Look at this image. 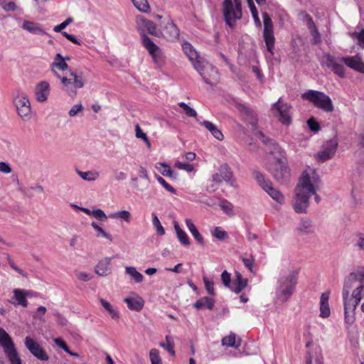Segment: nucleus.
I'll return each mask as SVG.
<instances>
[{"label":"nucleus","instance_id":"obj_6","mask_svg":"<svg viewBox=\"0 0 364 364\" xmlns=\"http://www.w3.org/2000/svg\"><path fill=\"white\" fill-rule=\"evenodd\" d=\"M364 282V267H358L355 272L350 273L344 279L342 291L343 300H348L350 291L360 284Z\"/></svg>","mask_w":364,"mask_h":364},{"label":"nucleus","instance_id":"obj_25","mask_svg":"<svg viewBox=\"0 0 364 364\" xmlns=\"http://www.w3.org/2000/svg\"><path fill=\"white\" fill-rule=\"evenodd\" d=\"M247 285V280L244 279L241 274L238 272L235 273V279L232 283V287L231 290L239 294L241 292Z\"/></svg>","mask_w":364,"mask_h":364},{"label":"nucleus","instance_id":"obj_27","mask_svg":"<svg viewBox=\"0 0 364 364\" xmlns=\"http://www.w3.org/2000/svg\"><path fill=\"white\" fill-rule=\"evenodd\" d=\"M186 225L188 229V230L192 234L194 239L198 242V243L202 246L205 245V241L195 225L193 223L192 220L189 218H186Z\"/></svg>","mask_w":364,"mask_h":364},{"label":"nucleus","instance_id":"obj_19","mask_svg":"<svg viewBox=\"0 0 364 364\" xmlns=\"http://www.w3.org/2000/svg\"><path fill=\"white\" fill-rule=\"evenodd\" d=\"M112 257H105L99 261L95 267V272L101 277H107L111 273L110 262Z\"/></svg>","mask_w":364,"mask_h":364},{"label":"nucleus","instance_id":"obj_12","mask_svg":"<svg viewBox=\"0 0 364 364\" xmlns=\"http://www.w3.org/2000/svg\"><path fill=\"white\" fill-rule=\"evenodd\" d=\"M24 343L30 353L38 359L43 361H46L48 360L49 358L46 351L34 340L27 336L25 338Z\"/></svg>","mask_w":364,"mask_h":364},{"label":"nucleus","instance_id":"obj_35","mask_svg":"<svg viewBox=\"0 0 364 364\" xmlns=\"http://www.w3.org/2000/svg\"><path fill=\"white\" fill-rule=\"evenodd\" d=\"M218 171L222 176L221 178H223L225 182L232 185L230 181L232 178V172L230 166L227 164H224L220 166Z\"/></svg>","mask_w":364,"mask_h":364},{"label":"nucleus","instance_id":"obj_8","mask_svg":"<svg viewBox=\"0 0 364 364\" xmlns=\"http://www.w3.org/2000/svg\"><path fill=\"white\" fill-rule=\"evenodd\" d=\"M291 109L292 107L284 102L281 97L272 105V111L277 112L279 116L278 120L286 126L290 125L292 122Z\"/></svg>","mask_w":364,"mask_h":364},{"label":"nucleus","instance_id":"obj_40","mask_svg":"<svg viewBox=\"0 0 364 364\" xmlns=\"http://www.w3.org/2000/svg\"><path fill=\"white\" fill-rule=\"evenodd\" d=\"M158 165H159L162 168H159L157 165L156 167L159 170L160 173L163 176L176 178V173H174V171L171 170V167L166 163H159Z\"/></svg>","mask_w":364,"mask_h":364},{"label":"nucleus","instance_id":"obj_34","mask_svg":"<svg viewBox=\"0 0 364 364\" xmlns=\"http://www.w3.org/2000/svg\"><path fill=\"white\" fill-rule=\"evenodd\" d=\"M344 304V314H345V322L348 325H352L355 320V313H350V301L343 300Z\"/></svg>","mask_w":364,"mask_h":364},{"label":"nucleus","instance_id":"obj_51","mask_svg":"<svg viewBox=\"0 0 364 364\" xmlns=\"http://www.w3.org/2000/svg\"><path fill=\"white\" fill-rule=\"evenodd\" d=\"M236 336L235 333H231L229 336L224 337L222 339V345L228 347H236L237 348L240 344H235Z\"/></svg>","mask_w":364,"mask_h":364},{"label":"nucleus","instance_id":"obj_30","mask_svg":"<svg viewBox=\"0 0 364 364\" xmlns=\"http://www.w3.org/2000/svg\"><path fill=\"white\" fill-rule=\"evenodd\" d=\"M124 301L127 304V306L131 310L139 311L142 309L144 301L141 297L135 298H125Z\"/></svg>","mask_w":364,"mask_h":364},{"label":"nucleus","instance_id":"obj_36","mask_svg":"<svg viewBox=\"0 0 364 364\" xmlns=\"http://www.w3.org/2000/svg\"><path fill=\"white\" fill-rule=\"evenodd\" d=\"M100 302L103 308L109 313V316L114 320H118L119 318V312L115 310L109 302L104 299L100 298Z\"/></svg>","mask_w":364,"mask_h":364},{"label":"nucleus","instance_id":"obj_3","mask_svg":"<svg viewBox=\"0 0 364 364\" xmlns=\"http://www.w3.org/2000/svg\"><path fill=\"white\" fill-rule=\"evenodd\" d=\"M298 281V271H291L279 277L276 289L277 298L282 303L287 301L293 294Z\"/></svg>","mask_w":364,"mask_h":364},{"label":"nucleus","instance_id":"obj_9","mask_svg":"<svg viewBox=\"0 0 364 364\" xmlns=\"http://www.w3.org/2000/svg\"><path fill=\"white\" fill-rule=\"evenodd\" d=\"M16 111L23 121H28L31 117V103L25 94L18 95L14 100Z\"/></svg>","mask_w":364,"mask_h":364},{"label":"nucleus","instance_id":"obj_39","mask_svg":"<svg viewBox=\"0 0 364 364\" xmlns=\"http://www.w3.org/2000/svg\"><path fill=\"white\" fill-rule=\"evenodd\" d=\"M262 18L264 24L263 33H274L273 23L269 14L266 12L263 13Z\"/></svg>","mask_w":364,"mask_h":364},{"label":"nucleus","instance_id":"obj_28","mask_svg":"<svg viewBox=\"0 0 364 364\" xmlns=\"http://www.w3.org/2000/svg\"><path fill=\"white\" fill-rule=\"evenodd\" d=\"M143 46L147 49L153 58L156 57V53L159 50V48L153 42L151 38L144 34L142 36Z\"/></svg>","mask_w":364,"mask_h":364},{"label":"nucleus","instance_id":"obj_33","mask_svg":"<svg viewBox=\"0 0 364 364\" xmlns=\"http://www.w3.org/2000/svg\"><path fill=\"white\" fill-rule=\"evenodd\" d=\"M174 229L176 232V236L179 242L185 246H188L190 245L191 242L189 237L187 234L180 228L178 223L175 221L174 222Z\"/></svg>","mask_w":364,"mask_h":364},{"label":"nucleus","instance_id":"obj_56","mask_svg":"<svg viewBox=\"0 0 364 364\" xmlns=\"http://www.w3.org/2000/svg\"><path fill=\"white\" fill-rule=\"evenodd\" d=\"M178 106L183 109L184 112L188 117H196V111L185 102H179Z\"/></svg>","mask_w":364,"mask_h":364},{"label":"nucleus","instance_id":"obj_42","mask_svg":"<svg viewBox=\"0 0 364 364\" xmlns=\"http://www.w3.org/2000/svg\"><path fill=\"white\" fill-rule=\"evenodd\" d=\"M166 343H160L159 346L166 350L171 355H175L174 341L171 336H166Z\"/></svg>","mask_w":364,"mask_h":364},{"label":"nucleus","instance_id":"obj_31","mask_svg":"<svg viewBox=\"0 0 364 364\" xmlns=\"http://www.w3.org/2000/svg\"><path fill=\"white\" fill-rule=\"evenodd\" d=\"M200 124L205 127L218 140L222 141L223 139L224 136L222 132L211 122L205 120L200 122Z\"/></svg>","mask_w":364,"mask_h":364},{"label":"nucleus","instance_id":"obj_21","mask_svg":"<svg viewBox=\"0 0 364 364\" xmlns=\"http://www.w3.org/2000/svg\"><path fill=\"white\" fill-rule=\"evenodd\" d=\"M14 293V299H16V302H12L14 305H18L21 306L22 307H27L28 306V301L26 299V295H28L29 291L26 289H15L13 291Z\"/></svg>","mask_w":364,"mask_h":364},{"label":"nucleus","instance_id":"obj_59","mask_svg":"<svg viewBox=\"0 0 364 364\" xmlns=\"http://www.w3.org/2000/svg\"><path fill=\"white\" fill-rule=\"evenodd\" d=\"M0 5L5 11H14L17 9V6L14 1H7L6 0H2L0 2Z\"/></svg>","mask_w":364,"mask_h":364},{"label":"nucleus","instance_id":"obj_44","mask_svg":"<svg viewBox=\"0 0 364 364\" xmlns=\"http://www.w3.org/2000/svg\"><path fill=\"white\" fill-rule=\"evenodd\" d=\"M219 206L221 208V210L225 213L227 215L232 216L235 215V213L233 211V205L229 202L226 199H223L220 203Z\"/></svg>","mask_w":364,"mask_h":364},{"label":"nucleus","instance_id":"obj_14","mask_svg":"<svg viewBox=\"0 0 364 364\" xmlns=\"http://www.w3.org/2000/svg\"><path fill=\"white\" fill-rule=\"evenodd\" d=\"M238 111L242 114L243 119L252 126L253 129L257 128V119L255 112L249 107L240 104L237 106Z\"/></svg>","mask_w":364,"mask_h":364},{"label":"nucleus","instance_id":"obj_13","mask_svg":"<svg viewBox=\"0 0 364 364\" xmlns=\"http://www.w3.org/2000/svg\"><path fill=\"white\" fill-rule=\"evenodd\" d=\"M323 58L326 60L321 65H326L327 68H331V70L340 77H345V68L343 65L336 62L335 57L329 53H326L323 55Z\"/></svg>","mask_w":364,"mask_h":364},{"label":"nucleus","instance_id":"obj_50","mask_svg":"<svg viewBox=\"0 0 364 364\" xmlns=\"http://www.w3.org/2000/svg\"><path fill=\"white\" fill-rule=\"evenodd\" d=\"M63 85L64 87L65 88V91L68 92L69 95L71 97H74L76 95L77 92L76 90H73L72 89H69L70 85L73 83V79L68 78L67 77H61L59 78Z\"/></svg>","mask_w":364,"mask_h":364},{"label":"nucleus","instance_id":"obj_62","mask_svg":"<svg viewBox=\"0 0 364 364\" xmlns=\"http://www.w3.org/2000/svg\"><path fill=\"white\" fill-rule=\"evenodd\" d=\"M203 282L207 292L212 296H215L214 282L208 277H203Z\"/></svg>","mask_w":364,"mask_h":364},{"label":"nucleus","instance_id":"obj_52","mask_svg":"<svg viewBox=\"0 0 364 364\" xmlns=\"http://www.w3.org/2000/svg\"><path fill=\"white\" fill-rule=\"evenodd\" d=\"M13 342L9 335L6 331L0 327V345L4 348L9 345V343Z\"/></svg>","mask_w":364,"mask_h":364},{"label":"nucleus","instance_id":"obj_10","mask_svg":"<svg viewBox=\"0 0 364 364\" xmlns=\"http://www.w3.org/2000/svg\"><path fill=\"white\" fill-rule=\"evenodd\" d=\"M338 146V140L335 137L326 141L322 146L321 149L316 154L317 161L323 163L332 159Z\"/></svg>","mask_w":364,"mask_h":364},{"label":"nucleus","instance_id":"obj_53","mask_svg":"<svg viewBox=\"0 0 364 364\" xmlns=\"http://www.w3.org/2000/svg\"><path fill=\"white\" fill-rule=\"evenodd\" d=\"M91 226L97 232V237H105L109 241H112V237L109 233L106 232L96 222H92Z\"/></svg>","mask_w":364,"mask_h":364},{"label":"nucleus","instance_id":"obj_57","mask_svg":"<svg viewBox=\"0 0 364 364\" xmlns=\"http://www.w3.org/2000/svg\"><path fill=\"white\" fill-rule=\"evenodd\" d=\"M143 26L146 29V31L151 35L156 36V27L155 23L149 20L144 19L143 20Z\"/></svg>","mask_w":364,"mask_h":364},{"label":"nucleus","instance_id":"obj_63","mask_svg":"<svg viewBox=\"0 0 364 364\" xmlns=\"http://www.w3.org/2000/svg\"><path fill=\"white\" fill-rule=\"evenodd\" d=\"M307 124L309 129L315 133L318 132L321 129V126L314 117H311L307 120Z\"/></svg>","mask_w":364,"mask_h":364},{"label":"nucleus","instance_id":"obj_55","mask_svg":"<svg viewBox=\"0 0 364 364\" xmlns=\"http://www.w3.org/2000/svg\"><path fill=\"white\" fill-rule=\"evenodd\" d=\"M109 218H121L127 222H129L131 214L128 210H121L109 215Z\"/></svg>","mask_w":364,"mask_h":364},{"label":"nucleus","instance_id":"obj_26","mask_svg":"<svg viewBox=\"0 0 364 364\" xmlns=\"http://www.w3.org/2000/svg\"><path fill=\"white\" fill-rule=\"evenodd\" d=\"M297 230L303 235H309L314 232V226L311 220L302 218L299 223Z\"/></svg>","mask_w":364,"mask_h":364},{"label":"nucleus","instance_id":"obj_43","mask_svg":"<svg viewBox=\"0 0 364 364\" xmlns=\"http://www.w3.org/2000/svg\"><path fill=\"white\" fill-rule=\"evenodd\" d=\"M77 174L85 181H95L99 177V173L96 171H81L77 170Z\"/></svg>","mask_w":364,"mask_h":364},{"label":"nucleus","instance_id":"obj_16","mask_svg":"<svg viewBox=\"0 0 364 364\" xmlns=\"http://www.w3.org/2000/svg\"><path fill=\"white\" fill-rule=\"evenodd\" d=\"M50 90V85L47 81L39 82L35 87L36 100L39 102L46 101Z\"/></svg>","mask_w":364,"mask_h":364},{"label":"nucleus","instance_id":"obj_61","mask_svg":"<svg viewBox=\"0 0 364 364\" xmlns=\"http://www.w3.org/2000/svg\"><path fill=\"white\" fill-rule=\"evenodd\" d=\"M241 259L245 266L251 272H253V267L255 264V259L252 255H249L247 257L244 256L241 257Z\"/></svg>","mask_w":364,"mask_h":364},{"label":"nucleus","instance_id":"obj_2","mask_svg":"<svg viewBox=\"0 0 364 364\" xmlns=\"http://www.w3.org/2000/svg\"><path fill=\"white\" fill-rule=\"evenodd\" d=\"M182 47L185 54L204 82L211 86L215 85L220 78L217 69L201 58L191 43L186 42Z\"/></svg>","mask_w":364,"mask_h":364},{"label":"nucleus","instance_id":"obj_1","mask_svg":"<svg viewBox=\"0 0 364 364\" xmlns=\"http://www.w3.org/2000/svg\"><path fill=\"white\" fill-rule=\"evenodd\" d=\"M314 196L316 203L321 201V197L316 193V190L312 184L309 173L305 171L302 173L299 183L294 190V197L292 207L296 213H306L309 206V198Z\"/></svg>","mask_w":364,"mask_h":364},{"label":"nucleus","instance_id":"obj_15","mask_svg":"<svg viewBox=\"0 0 364 364\" xmlns=\"http://www.w3.org/2000/svg\"><path fill=\"white\" fill-rule=\"evenodd\" d=\"M339 60L348 68L358 73H364V63L359 55L341 57Z\"/></svg>","mask_w":364,"mask_h":364},{"label":"nucleus","instance_id":"obj_22","mask_svg":"<svg viewBox=\"0 0 364 364\" xmlns=\"http://www.w3.org/2000/svg\"><path fill=\"white\" fill-rule=\"evenodd\" d=\"M11 364H22L16 349L15 348L14 342L9 343V345L4 348Z\"/></svg>","mask_w":364,"mask_h":364},{"label":"nucleus","instance_id":"obj_4","mask_svg":"<svg viewBox=\"0 0 364 364\" xmlns=\"http://www.w3.org/2000/svg\"><path fill=\"white\" fill-rule=\"evenodd\" d=\"M301 99L309 101L316 107L327 113L332 112L334 109L331 97L321 91L308 90L301 94Z\"/></svg>","mask_w":364,"mask_h":364},{"label":"nucleus","instance_id":"obj_24","mask_svg":"<svg viewBox=\"0 0 364 364\" xmlns=\"http://www.w3.org/2000/svg\"><path fill=\"white\" fill-rule=\"evenodd\" d=\"M164 33L166 38H167L169 41H173L178 38L179 30L176 24L172 21H171L166 25L164 29Z\"/></svg>","mask_w":364,"mask_h":364},{"label":"nucleus","instance_id":"obj_11","mask_svg":"<svg viewBox=\"0 0 364 364\" xmlns=\"http://www.w3.org/2000/svg\"><path fill=\"white\" fill-rule=\"evenodd\" d=\"M270 172L274 178L279 183H285L289 179V168L282 159H277L274 166L270 169Z\"/></svg>","mask_w":364,"mask_h":364},{"label":"nucleus","instance_id":"obj_7","mask_svg":"<svg viewBox=\"0 0 364 364\" xmlns=\"http://www.w3.org/2000/svg\"><path fill=\"white\" fill-rule=\"evenodd\" d=\"M254 178L259 186L268 193V195L275 201L282 204L284 203V198L283 194L279 190L274 188L272 183L269 179H265L264 176L259 172H254Z\"/></svg>","mask_w":364,"mask_h":364},{"label":"nucleus","instance_id":"obj_37","mask_svg":"<svg viewBox=\"0 0 364 364\" xmlns=\"http://www.w3.org/2000/svg\"><path fill=\"white\" fill-rule=\"evenodd\" d=\"M69 73L70 76L72 77L74 87L75 89L82 88L85 85L82 73H80V74H77L71 70H69Z\"/></svg>","mask_w":364,"mask_h":364},{"label":"nucleus","instance_id":"obj_54","mask_svg":"<svg viewBox=\"0 0 364 364\" xmlns=\"http://www.w3.org/2000/svg\"><path fill=\"white\" fill-rule=\"evenodd\" d=\"M149 358L151 364H162L161 358L159 355V350L156 348L150 350Z\"/></svg>","mask_w":364,"mask_h":364},{"label":"nucleus","instance_id":"obj_20","mask_svg":"<svg viewBox=\"0 0 364 364\" xmlns=\"http://www.w3.org/2000/svg\"><path fill=\"white\" fill-rule=\"evenodd\" d=\"M330 297V291H326L321 294L320 297V316L321 318H328L331 314L328 300Z\"/></svg>","mask_w":364,"mask_h":364},{"label":"nucleus","instance_id":"obj_48","mask_svg":"<svg viewBox=\"0 0 364 364\" xmlns=\"http://www.w3.org/2000/svg\"><path fill=\"white\" fill-rule=\"evenodd\" d=\"M135 136L136 138L142 139L148 148L151 147V142L146 134L143 132L138 124L135 125Z\"/></svg>","mask_w":364,"mask_h":364},{"label":"nucleus","instance_id":"obj_58","mask_svg":"<svg viewBox=\"0 0 364 364\" xmlns=\"http://www.w3.org/2000/svg\"><path fill=\"white\" fill-rule=\"evenodd\" d=\"M213 235L219 240H223L228 237V234L220 227H216L213 232Z\"/></svg>","mask_w":364,"mask_h":364},{"label":"nucleus","instance_id":"obj_45","mask_svg":"<svg viewBox=\"0 0 364 364\" xmlns=\"http://www.w3.org/2000/svg\"><path fill=\"white\" fill-rule=\"evenodd\" d=\"M133 4L139 11L148 13L150 10L149 4L147 0H132Z\"/></svg>","mask_w":364,"mask_h":364},{"label":"nucleus","instance_id":"obj_60","mask_svg":"<svg viewBox=\"0 0 364 364\" xmlns=\"http://www.w3.org/2000/svg\"><path fill=\"white\" fill-rule=\"evenodd\" d=\"M157 181L168 192L176 194V190L169 185L161 176L156 175Z\"/></svg>","mask_w":364,"mask_h":364},{"label":"nucleus","instance_id":"obj_41","mask_svg":"<svg viewBox=\"0 0 364 364\" xmlns=\"http://www.w3.org/2000/svg\"><path fill=\"white\" fill-rule=\"evenodd\" d=\"M125 272L127 274L132 277L136 283H140L144 279V276L134 267H127L125 268Z\"/></svg>","mask_w":364,"mask_h":364},{"label":"nucleus","instance_id":"obj_32","mask_svg":"<svg viewBox=\"0 0 364 364\" xmlns=\"http://www.w3.org/2000/svg\"><path fill=\"white\" fill-rule=\"evenodd\" d=\"M364 297V282L358 284L352 292L351 298L354 299L353 309H356L362 299Z\"/></svg>","mask_w":364,"mask_h":364},{"label":"nucleus","instance_id":"obj_64","mask_svg":"<svg viewBox=\"0 0 364 364\" xmlns=\"http://www.w3.org/2000/svg\"><path fill=\"white\" fill-rule=\"evenodd\" d=\"M92 216L101 221H106L107 220V216L105 212L99 208L92 210Z\"/></svg>","mask_w":364,"mask_h":364},{"label":"nucleus","instance_id":"obj_18","mask_svg":"<svg viewBox=\"0 0 364 364\" xmlns=\"http://www.w3.org/2000/svg\"><path fill=\"white\" fill-rule=\"evenodd\" d=\"M258 135L259 137V140L266 145L269 146L271 149V154H279L281 156H283L284 154V151L282 149V147L275 142V141L272 139H270L266 136L262 132H258Z\"/></svg>","mask_w":364,"mask_h":364},{"label":"nucleus","instance_id":"obj_29","mask_svg":"<svg viewBox=\"0 0 364 364\" xmlns=\"http://www.w3.org/2000/svg\"><path fill=\"white\" fill-rule=\"evenodd\" d=\"M215 305V300L208 296H203L198 300H197L193 304V307L197 309H201L203 308H206L209 310H212Z\"/></svg>","mask_w":364,"mask_h":364},{"label":"nucleus","instance_id":"obj_47","mask_svg":"<svg viewBox=\"0 0 364 364\" xmlns=\"http://www.w3.org/2000/svg\"><path fill=\"white\" fill-rule=\"evenodd\" d=\"M350 36L357 40V44L363 49H364V29H361L358 31H355L354 32L349 33Z\"/></svg>","mask_w":364,"mask_h":364},{"label":"nucleus","instance_id":"obj_49","mask_svg":"<svg viewBox=\"0 0 364 364\" xmlns=\"http://www.w3.org/2000/svg\"><path fill=\"white\" fill-rule=\"evenodd\" d=\"M152 215V224L155 228L156 231L159 235H164L165 234V230L161 224V222L156 213H153Z\"/></svg>","mask_w":364,"mask_h":364},{"label":"nucleus","instance_id":"obj_46","mask_svg":"<svg viewBox=\"0 0 364 364\" xmlns=\"http://www.w3.org/2000/svg\"><path fill=\"white\" fill-rule=\"evenodd\" d=\"M248 6L257 26L261 27L262 23L258 16L257 8L252 0H247Z\"/></svg>","mask_w":364,"mask_h":364},{"label":"nucleus","instance_id":"obj_5","mask_svg":"<svg viewBox=\"0 0 364 364\" xmlns=\"http://www.w3.org/2000/svg\"><path fill=\"white\" fill-rule=\"evenodd\" d=\"M223 14L225 23L231 28H234L237 20L242 18V4L240 0H224Z\"/></svg>","mask_w":364,"mask_h":364},{"label":"nucleus","instance_id":"obj_38","mask_svg":"<svg viewBox=\"0 0 364 364\" xmlns=\"http://www.w3.org/2000/svg\"><path fill=\"white\" fill-rule=\"evenodd\" d=\"M267 50L271 55L274 54L275 38L274 33H263Z\"/></svg>","mask_w":364,"mask_h":364},{"label":"nucleus","instance_id":"obj_23","mask_svg":"<svg viewBox=\"0 0 364 364\" xmlns=\"http://www.w3.org/2000/svg\"><path fill=\"white\" fill-rule=\"evenodd\" d=\"M22 28L27 31L30 33L35 35L43 36L46 34V32L40 26V24L33 21H23Z\"/></svg>","mask_w":364,"mask_h":364},{"label":"nucleus","instance_id":"obj_17","mask_svg":"<svg viewBox=\"0 0 364 364\" xmlns=\"http://www.w3.org/2000/svg\"><path fill=\"white\" fill-rule=\"evenodd\" d=\"M55 68L64 71L68 69V65L65 61L63 56L60 53H57L54 58L53 62L50 64V71L57 77L60 78V74Z\"/></svg>","mask_w":364,"mask_h":364}]
</instances>
